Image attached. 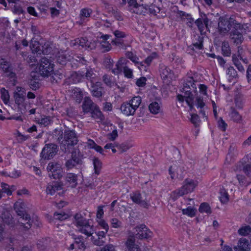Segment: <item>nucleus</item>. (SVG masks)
<instances>
[{
    "label": "nucleus",
    "mask_w": 251,
    "mask_h": 251,
    "mask_svg": "<svg viewBox=\"0 0 251 251\" xmlns=\"http://www.w3.org/2000/svg\"><path fill=\"white\" fill-rule=\"evenodd\" d=\"M218 23V28L221 33H226L231 28L241 29L243 25L240 23V18L238 16L232 15L230 17L227 16L221 17Z\"/></svg>",
    "instance_id": "f257e3e1"
},
{
    "label": "nucleus",
    "mask_w": 251,
    "mask_h": 251,
    "mask_svg": "<svg viewBox=\"0 0 251 251\" xmlns=\"http://www.w3.org/2000/svg\"><path fill=\"white\" fill-rule=\"evenodd\" d=\"M61 134L58 137L57 140L60 144L61 150L64 152L71 147L77 144V137L75 131L74 130H65L64 132H61Z\"/></svg>",
    "instance_id": "f03ea898"
},
{
    "label": "nucleus",
    "mask_w": 251,
    "mask_h": 251,
    "mask_svg": "<svg viewBox=\"0 0 251 251\" xmlns=\"http://www.w3.org/2000/svg\"><path fill=\"white\" fill-rule=\"evenodd\" d=\"M74 223L78 231L88 236L92 235L94 229L93 226L90 225L89 220L86 219L80 213H76L74 216Z\"/></svg>",
    "instance_id": "7ed1b4c3"
},
{
    "label": "nucleus",
    "mask_w": 251,
    "mask_h": 251,
    "mask_svg": "<svg viewBox=\"0 0 251 251\" xmlns=\"http://www.w3.org/2000/svg\"><path fill=\"white\" fill-rule=\"evenodd\" d=\"M197 182L193 179L187 178L183 182L182 186L172 193L171 196L174 200L184 195L193 192L197 186Z\"/></svg>",
    "instance_id": "20e7f679"
},
{
    "label": "nucleus",
    "mask_w": 251,
    "mask_h": 251,
    "mask_svg": "<svg viewBox=\"0 0 251 251\" xmlns=\"http://www.w3.org/2000/svg\"><path fill=\"white\" fill-rule=\"evenodd\" d=\"M14 209L18 215L20 216L25 221H27L26 224H22L24 227L29 229L31 227L32 221L29 215L25 211V205L24 202L21 200H19L16 201L14 205Z\"/></svg>",
    "instance_id": "39448f33"
},
{
    "label": "nucleus",
    "mask_w": 251,
    "mask_h": 251,
    "mask_svg": "<svg viewBox=\"0 0 251 251\" xmlns=\"http://www.w3.org/2000/svg\"><path fill=\"white\" fill-rule=\"evenodd\" d=\"M130 196L132 201L140 206L146 209L150 207V198L146 193L136 191L130 194Z\"/></svg>",
    "instance_id": "423d86ee"
},
{
    "label": "nucleus",
    "mask_w": 251,
    "mask_h": 251,
    "mask_svg": "<svg viewBox=\"0 0 251 251\" xmlns=\"http://www.w3.org/2000/svg\"><path fill=\"white\" fill-rule=\"evenodd\" d=\"M17 91L13 94L15 102L18 105V108L20 109L21 113L22 114L25 113V92L24 88L20 87H17Z\"/></svg>",
    "instance_id": "0eeeda50"
},
{
    "label": "nucleus",
    "mask_w": 251,
    "mask_h": 251,
    "mask_svg": "<svg viewBox=\"0 0 251 251\" xmlns=\"http://www.w3.org/2000/svg\"><path fill=\"white\" fill-rule=\"evenodd\" d=\"M133 230L135 235L133 236L135 239V238L140 240L149 239L153 235L152 232L144 224L136 226Z\"/></svg>",
    "instance_id": "6e6552de"
},
{
    "label": "nucleus",
    "mask_w": 251,
    "mask_h": 251,
    "mask_svg": "<svg viewBox=\"0 0 251 251\" xmlns=\"http://www.w3.org/2000/svg\"><path fill=\"white\" fill-rule=\"evenodd\" d=\"M57 151V146L56 144H46L40 153V157L44 160H50L55 155Z\"/></svg>",
    "instance_id": "1a4fd4ad"
},
{
    "label": "nucleus",
    "mask_w": 251,
    "mask_h": 251,
    "mask_svg": "<svg viewBox=\"0 0 251 251\" xmlns=\"http://www.w3.org/2000/svg\"><path fill=\"white\" fill-rule=\"evenodd\" d=\"M54 64L46 57L42 58L39 66V71L42 76H48L53 71Z\"/></svg>",
    "instance_id": "9d476101"
},
{
    "label": "nucleus",
    "mask_w": 251,
    "mask_h": 251,
    "mask_svg": "<svg viewBox=\"0 0 251 251\" xmlns=\"http://www.w3.org/2000/svg\"><path fill=\"white\" fill-rule=\"evenodd\" d=\"M61 169L59 164L56 162L49 163L47 168L49 177L55 179L61 178L62 176Z\"/></svg>",
    "instance_id": "9b49d317"
},
{
    "label": "nucleus",
    "mask_w": 251,
    "mask_h": 251,
    "mask_svg": "<svg viewBox=\"0 0 251 251\" xmlns=\"http://www.w3.org/2000/svg\"><path fill=\"white\" fill-rule=\"evenodd\" d=\"M30 47L33 52L41 54L42 52L44 54H49L52 50V48L48 46V44H45L44 46L41 47L38 41L33 40H31Z\"/></svg>",
    "instance_id": "f8f14e48"
},
{
    "label": "nucleus",
    "mask_w": 251,
    "mask_h": 251,
    "mask_svg": "<svg viewBox=\"0 0 251 251\" xmlns=\"http://www.w3.org/2000/svg\"><path fill=\"white\" fill-rule=\"evenodd\" d=\"M186 170L183 165L178 167L171 166L169 169V173L172 179L177 178L180 180L182 179L184 176Z\"/></svg>",
    "instance_id": "ddd939ff"
},
{
    "label": "nucleus",
    "mask_w": 251,
    "mask_h": 251,
    "mask_svg": "<svg viewBox=\"0 0 251 251\" xmlns=\"http://www.w3.org/2000/svg\"><path fill=\"white\" fill-rule=\"evenodd\" d=\"M195 23L201 34L205 29L209 30L210 21L206 15H201Z\"/></svg>",
    "instance_id": "4468645a"
},
{
    "label": "nucleus",
    "mask_w": 251,
    "mask_h": 251,
    "mask_svg": "<svg viewBox=\"0 0 251 251\" xmlns=\"http://www.w3.org/2000/svg\"><path fill=\"white\" fill-rule=\"evenodd\" d=\"M92 95L96 98H100L105 94L104 88L100 82H97L90 85Z\"/></svg>",
    "instance_id": "2eb2a0df"
},
{
    "label": "nucleus",
    "mask_w": 251,
    "mask_h": 251,
    "mask_svg": "<svg viewBox=\"0 0 251 251\" xmlns=\"http://www.w3.org/2000/svg\"><path fill=\"white\" fill-rule=\"evenodd\" d=\"M0 67L5 73V75L11 78L15 77V74L12 72L10 63L4 58H0Z\"/></svg>",
    "instance_id": "dca6fc26"
},
{
    "label": "nucleus",
    "mask_w": 251,
    "mask_h": 251,
    "mask_svg": "<svg viewBox=\"0 0 251 251\" xmlns=\"http://www.w3.org/2000/svg\"><path fill=\"white\" fill-rule=\"evenodd\" d=\"M133 236H129L125 242V251H142L138 245L135 244Z\"/></svg>",
    "instance_id": "f3484780"
},
{
    "label": "nucleus",
    "mask_w": 251,
    "mask_h": 251,
    "mask_svg": "<svg viewBox=\"0 0 251 251\" xmlns=\"http://www.w3.org/2000/svg\"><path fill=\"white\" fill-rule=\"evenodd\" d=\"M127 59L121 58L116 64V68L112 70V72L115 75H118L123 72L126 65L129 63Z\"/></svg>",
    "instance_id": "a211bd4d"
},
{
    "label": "nucleus",
    "mask_w": 251,
    "mask_h": 251,
    "mask_svg": "<svg viewBox=\"0 0 251 251\" xmlns=\"http://www.w3.org/2000/svg\"><path fill=\"white\" fill-rule=\"evenodd\" d=\"M98 105L96 104L89 97H85L82 105L83 111L87 113L91 111Z\"/></svg>",
    "instance_id": "6ab92c4d"
},
{
    "label": "nucleus",
    "mask_w": 251,
    "mask_h": 251,
    "mask_svg": "<svg viewBox=\"0 0 251 251\" xmlns=\"http://www.w3.org/2000/svg\"><path fill=\"white\" fill-rule=\"evenodd\" d=\"M75 242L70 245L69 250L77 249V251H83L85 249L84 239L82 236H79L74 238Z\"/></svg>",
    "instance_id": "aec40b11"
},
{
    "label": "nucleus",
    "mask_w": 251,
    "mask_h": 251,
    "mask_svg": "<svg viewBox=\"0 0 251 251\" xmlns=\"http://www.w3.org/2000/svg\"><path fill=\"white\" fill-rule=\"evenodd\" d=\"M92 10L90 8H85L80 10L79 14L80 20L77 22L79 25H82L83 23L88 21V19L90 17L92 14Z\"/></svg>",
    "instance_id": "412c9836"
},
{
    "label": "nucleus",
    "mask_w": 251,
    "mask_h": 251,
    "mask_svg": "<svg viewBox=\"0 0 251 251\" xmlns=\"http://www.w3.org/2000/svg\"><path fill=\"white\" fill-rule=\"evenodd\" d=\"M71 59V56L66 51H59L56 55V62L62 65H65Z\"/></svg>",
    "instance_id": "4be33fe9"
},
{
    "label": "nucleus",
    "mask_w": 251,
    "mask_h": 251,
    "mask_svg": "<svg viewBox=\"0 0 251 251\" xmlns=\"http://www.w3.org/2000/svg\"><path fill=\"white\" fill-rule=\"evenodd\" d=\"M110 35L108 34L102 35L100 39L101 49L103 52L109 51L111 49L110 43L107 40L109 38Z\"/></svg>",
    "instance_id": "5701e85b"
},
{
    "label": "nucleus",
    "mask_w": 251,
    "mask_h": 251,
    "mask_svg": "<svg viewBox=\"0 0 251 251\" xmlns=\"http://www.w3.org/2000/svg\"><path fill=\"white\" fill-rule=\"evenodd\" d=\"M238 29H234L233 30L230 35L231 39L233 41V42L236 45L241 44L243 41V36L242 33H241L238 30Z\"/></svg>",
    "instance_id": "b1692460"
},
{
    "label": "nucleus",
    "mask_w": 251,
    "mask_h": 251,
    "mask_svg": "<svg viewBox=\"0 0 251 251\" xmlns=\"http://www.w3.org/2000/svg\"><path fill=\"white\" fill-rule=\"evenodd\" d=\"M62 189V185L58 182H53L48 184L46 192L48 194L53 195L55 192L60 190Z\"/></svg>",
    "instance_id": "393cba45"
},
{
    "label": "nucleus",
    "mask_w": 251,
    "mask_h": 251,
    "mask_svg": "<svg viewBox=\"0 0 251 251\" xmlns=\"http://www.w3.org/2000/svg\"><path fill=\"white\" fill-rule=\"evenodd\" d=\"M83 75H84V79L86 78L89 80L90 82L91 85L97 82V75L94 73V69L87 68L86 73L83 74Z\"/></svg>",
    "instance_id": "a878e982"
},
{
    "label": "nucleus",
    "mask_w": 251,
    "mask_h": 251,
    "mask_svg": "<svg viewBox=\"0 0 251 251\" xmlns=\"http://www.w3.org/2000/svg\"><path fill=\"white\" fill-rule=\"evenodd\" d=\"M121 110L124 114L126 116L134 115L136 111L129 102L123 103L121 106Z\"/></svg>",
    "instance_id": "bb28decb"
},
{
    "label": "nucleus",
    "mask_w": 251,
    "mask_h": 251,
    "mask_svg": "<svg viewBox=\"0 0 251 251\" xmlns=\"http://www.w3.org/2000/svg\"><path fill=\"white\" fill-rule=\"evenodd\" d=\"M159 71L162 79L166 80L167 78H172L173 74L171 70L168 67L163 65H160Z\"/></svg>",
    "instance_id": "cd10ccee"
},
{
    "label": "nucleus",
    "mask_w": 251,
    "mask_h": 251,
    "mask_svg": "<svg viewBox=\"0 0 251 251\" xmlns=\"http://www.w3.org/2000/svg\"><path fill=\"white\" fill-rule=\"evenodd\" d=\"M65 181L72 187H75L77 184V176L73 173H68L65 176Z\"/></svg>",
    "instance_id": "c85d7f7f"
},
{
    "label": "nucleus",
    "mask_w": 251,
    "mask_h": 251,
    "mask_svg": "<svg viewBox=\"0 0 251 251\" xmlns=\"http://www.w3.org/2000/svg\"><path fill=\"white\" fill-rule=\"evenodd\" d=\"M73 97L77 103H80L83 97L82 92L79 88H75L73 90Z\"/></svg>",
    "instance_id": "c756f323"
},
{
    "label": "nucleus",
    "mask_w": 251,
    "mask_h": 251,
    "mask_svg": "<svg viewBox=\"0 0 251 251\" xmlns=\"http://www.w3.org/2000/svg\"><path fill=\"white\" fill-rule=\"evenodd\" d=\"M90 112L91 113L92 117L94 119H100V120H102L104 119V116L98 106H96Z\"/></svg>",
    "instance_id": "7c9ffc66"
},
{
    "label": "nucleus",
    "mask_w": 251,
    "mask_h": 251,
    "mask_svg": "<svg viewBox=\"0 0 251 251\" xmlns=\"http://www.w3.org/2000/svg\"><path fill=\"white\" fill-rule=\"evenodd\" d=\"M93 163L94 167V174L99 175L101 169L102 163L97 157H94L93 160Z\"/></svg>",
    "instance_id": "2f4dec72"
},
{
    "label": "nucleus",
    "mask_w": 251,
    "mask_h": 251,
    "mask_svg": "<svg viewBox=\"0 0 251 251\" xmlns=\"http://www.w3.org/2000/svg\"><path fill=\"white\" fill-rule=\"evenodd\" d=\"M71 79L74 83H76L83 81L84 79V75L79 72H74L71 75Z\"/></svg>",
    "instance_id": "473e14b6"
},
{
    "label": "nucleus",
    "mask_w": 251,
    "mask_h": 251,
    "mask_svg": "<svg viewBox=\"0 0 251 251\" xmlns=\"http://www.w3.org/2000/svg\"><path fill=\"white\" fill-rule=\"evenodd\" d=\"M149 109L151 113L156 114L160 111V104L156 101L152 102L149 105Z\"/></svg>",
    "instance_id": "72a5a7b5"
},
{
    "label": "nucleus",
    "mask_w": 251,
    "mask_h": 251,
    "mask_svg": "<svg viewBox=\"0 0 251 251\" xmlns=\"http://www.w3.org/2000/svg\"><path fill=\"white\" fill-rule=\"evenodd\" d=\"M234 102L236 107L242 108L244 102V96L242 94H238L235 96Z\"/></svg>",
    "instance_id": "f704fd0d"
},
{
    "label": "nucleus",
    "mask_w": 251,
    "mask_h": 251,
    "mask_svg": "<svg viewBox=\"0 0 251 251\" xmlns=\"http://www.w3.org/2000/svg\"><path fill=\"white\" fill-rule=\"evenodd\" d=\"M226 74L229 76L228 80L230 82L232 80L238 77L237 71L232 66H230L227 68Z\"/></svg>",
    "instance_id": "c9c22d12"
},
{
    "label": "nucleus",
    "mask_w": 251,
    "mask_h": 251,
    "mask_svg": "<svg viewBox=\"0 0 251 251\" xmlns=\"http://www.w3.org/2000/svg\"><path fill=\"white\" fill-rule=\"evenodd\" d=\"M219 199L221 202L223 203H226L229 201L228 194L224 188L220 189Z\"/></svg>",
    "instance_id": "e433bc0d"
},
{
    "label": "nucleus",
    "mask_w": 251,
    "mask_h": 251,
    "mask_svg": "<svg viewBox=\"0 0 251 251\" xmlns=\"http://www.w3.org/2000/svg\"><path fill=\"white\" fill-rule=\"evenodd\" d=\"M144 9L148 10L150 14L154 15H157L160 11V8L159 7L156 6L154 3L150 4L148 7H145Z\"/></svg>",
    "instance_id": "4c0bfd02"
},
{
    "label": "nucleus",
    "mask_w": 251,
    "mask_h": 251,
    "mask_svg": "<svg viewBox=\"0 0 251 251\" xmlns=\"http://www.w3.org/2000/svg\"><path fill=\"white\" fill-rule=\"evenodd\" d=\"M222 50L224 56H229L230 55L231 50L227 42L224 41L222 43Z\"/></svg>",
    "instance_id": "58836bf2"
},
{
    "label": "nucleus",
    "mask_w": 251,
    "mask_h": 251,
    "mask_svg": "<svg viewBox=\"0 0 251 251\" xmlns=\"http://www.w3.org/2000/svg\"><path fill=\"white\" fill-rule=\"evenodd\" d=\"M1 99L5 104H7L9 101V94L8 90L4 88H1L0 90Z\"/></svg>",
    "instance_id": "ea45409f"
},
{
    "label": "nucleus",
    "mask_w": 251,
    "mask_h": 251,
    "mask_svg": "<svg viewBox=\"0 0 251 251\" xmlns=\"http://www.w3.org/2000/svg\"><path fill=\"white\" fill-rule=\"evenodd\" d=\"M71 159L74 160V162H76V163L81 164L82 162L80 156V151L77 149H75L72 151V158Z\"/></svg>",
    "instance_id": "a19ab883"
},
{
    "label": "nucleus",
    "mask_w": 251,
    "mask_h": 251,
    "mask_svg": "<svg viewBox=\"0 0 251 251\" xmlns=\"http://www.w3.org/2000/svg\"><path fill=\"white\" fill-rule=\"evenodd\" d=\"M50 75V80L52 83L58 82V80H60L63 76L62 74L58 71L54 73L52 72Z\"/></svg>",
    "instance_id": "79ce46f5"
},
{
    "label": "nucleus",
    "mask_w": 251,
    "mask_h": 251,
    "mask_svg": "<svg viewBox=\"0 0 251 251\" xmlns=\"http://www.w3.org/2000/svg\"><path fill=\"white\" fill-rule=\"evenodd\" d=\"M199 210L201 213L205 212L207 214H211V208L209 205L206 202H203L201 204Z\"/></svg>",
    "instance_id": "37998d69"
},
{
    "label": "nucleus",
    "mask_w": 251,
    "mask_h": 251,
    "mask_svg": "<svg viewBox=\"0 0 251 251\" xmlns=\"http://www.w3.org/2000/svg\"><path fill=\"white\" fill-rule=\"evenodd\" d=\"M232 61L234 65L240 72H244L245 71L244 68L235 54L232 55Z\"/></svg>",
    "instance_id": "c03bdc74"
},
{
    "label": "nucleus",
    "mask_w": 251,
    "mask_h": 251,
    "mask_svg": "<svg viewBox=\"0 0 251 251\" xmlns=\"http://www.w3.org/2000/svg\"><path fill=\"white\" fill-rule=\"evenodd\" d=\"M245 251L249 250V242L246 239H241L238 243V246L236 247Z\"/></svg>",
    "instance_id": "a18cd8bd"
},
{
    "label": "nucleus",
    "mask_w": 251,
    "mask_h": 251,
    "mask_svg": "<svg viewBox=\"0 0 251 251\" xmlns=\"http://www.w3.org/2000/svg\"><path fill=\"white\" fill-rule=\"evenodd\" d=\"M141 102V99L140 97H135L129 102L135 110L138 108Z\"/></svg>",
    "instance_id": "49530a36"
},
{
    "label": "nucleus",
    "mask_w": 251,
    "mask_h": 251,
    "mask_svg": "<svg viewBox=\"0 0 251 251\" xmlns=\"http://www.w3.org/2000/svg\"><path fill=\"white\" fill-rule=\"evenodd\" d=\"M196 209L191 206L188 207L187 208L182 210V213L190 217H193L196 215Z\"/></svg>",
    "instance_id": "de8ad7c7"
},
{
    "label": "nucleus",
    "mask_w": 251,
    "mask_h": 251,
    "mask_svg": "<svg viewBox=\"0 0 251 251\" xmlns=\"http://www.w3.org/2000/svg\"><path fill=\"white\" fill-rule=\"evenodd\" d=\"M69 215L66 214L64 212L62 213H57L55 212L53 215L54 220H57L60 221H62L64 220L67 219L68 218Z\"/></svg>",
    "instance_id": "09e8293b"
},
{
    "label": "nucleus",
    "mask_w": 251,
    "mask_h": 251,
    "mask_svg": "<svg viewBox=\"0 0 251 251\" xmlns=\"http://www.w3.org/2000/svg\"><path fill=\"white\" fill-rule=\"evenodd\" d=\"M238 233L242 236H246L251 232V228L250 226H245L240 228L238 231Z\"/></svg>",
    "instance_id": "8fccbe9b"
},
{
    "label": "nucleus",
    "mask_w": 251,
    "mask_h": 251,
    "mask_svg": "<svg viewBox=\"0 0 251 251\" xmlns=\"http://www.w3.org/2000/svg\"><path fill=\"white\" fill-rule=\"evenodd\" d=\"M190 87H193L194 89H196V86L195 84V81L193 77H189L186 81L185 83L184 84V88H190Z\"/></svg>",
    "instance_id": "3c124183"
},
{
    "label": "nucleus",
    "mask_w": 251,
    "mask_h": 251,
    "mask_svg": "<svg viewBox=\"0 0 251 251\" xmlns=\"http://www.w3.org/2000/svg\"><path fill=\"white\" fill-rule=\"evenodd\" d=\"M230 115L231 118L235 122L239 123L242 120V117L240 116L238 112L235 110H233L231 112Z\"/></svg>",
    "instance_id": "603ef678"
},
{
    "label": "nucleus",
    "mask_w": 251,
    "mask_h": 251,
    "mask_svg": "<svg viewBox=\"0 0 251 251\" xmlns=\"http://www.w3.org/2000/svg\"><path fill=\"white\" fill-rule=\"evenodd\" d=\"M96 251H116L115 246L111 244H108L102 248L96 250Z\"/></svg>",
    "instance_id": "864d4df0"
},
{
    "label": "nucleus",
    "mask_w": 251,
    "mask_h": 251,
    "mask_svg": "<svg viewBox=\"0 0 251 251\" xmlns=\"http://www.w3.org/2000/svg\"><path fill=\"white\" fill-rule=\"evenodd\" d=\"M203 37L199 36L197 42L193 44V46L196 50H201L203 48Z\"/></svg>",
    "instance_id": "5fc2aeb1"
},
{
    "label": "nucleus",
    "mask_w": 251,
    "mask_h": 251,
    "mask_svg": "<svg viewBox=\"0 0 251 251\" xmlns=\"http://www.w3.org/2000/svg\"><path fill=\"white\" fill-rule=\"evenodd\" d=\"M86 43H87V39L84 38L76 39L72 43L73 46L78 45L81 46L82 48H83Z\"/></svg>",
    "instance_id": "6e6d98bb"
},
{
    "label": "nucleus",
    "mask_w": 251,
    "mask_h": 251,
    "mask_svg": "<svg viewBox=\"0 0 251 251\" xmlns=\"http://www.w3.org/2000/svg\"><path fill=\"white\" fill-rule=\"evenodd\" d=\"M111 226L113 228H120L122 227V223L116 218H112L110 220Z\"/></svg>",
    "instance_id": "4d7b16f0"
},
{
    "label": "nucleus",
    "mask_w": 251,
    "mask_h": 251,
    "mask_svg": "<svg viewBox=\"0 0 251 251\" xmlns=\"http://www.w3.org/2000/svg\"><path fill=\"white\" fill-rule=\"evenodd\" d=\"M98 222L100 228H101L103 230H106L107 231H108L109 226L104 220L100 219Z\"/></svg>",
    "instance_id": "13d9d810"
},
{
    "label": "nucleus",
    "mask_w": 251,
    "mask_h": 251,
    "mask_svg": "<svg viewBox=\"0 0 251 251\" xmlns=\"http://www.w3.org/2000/svg\"><path fill=\"white\" fill-rule=\"evenodd\" d=\"M1 187L2 189V193H5L7 194L8 196H10L12 194V190L9 188V186L4 183H1Z\"/></svg>",
    "instance_id": "bf43d9fd"
},
{
    "label": "nucleus",
    "mask_w": 251,
    "mask_h": 251,
    "mask_svg": "<svg viewBox=\"0 0 251 251\" xmlns=\"http://www.w3.org/2000/svg\"><path fill=\"white\" fill-rule=\"evenodd\" d=\"M157 57L156 53H152L151 55L148 56L147 58L143 61L147 66H149L152 60Z\"/></svg>",
    "instance_id": "052dcab7"
},
{
    "label": "nucleus",
    "mask_w": 251,
    "mask_h": 251,
    "mask_svg": "<svg viewBox=\"0 0 251 251\" xmlns=\"http://www.w3.org/2000/svg\"><path fill=\"white\" fill-rule=\"evenodd\" d=\"M113 60L109 57L105 58L103 61L104 65L107 69H111L113 65Z\"/></svg>",
    "instance_id": "680f3d73"
},
{
    "label": "nucleus",
    "mask_w": 251,
    "mask_h": 251,
    "mask_svg": "<svg viewBox=\"0 0 251 251\" xmlns=\"http://www.w3.org/2000/svg\"><path fill=\"white\" fill-rule=\"evenodd\" d=\"M126 56L128 59H129L135 64L138 63L139 58L136 55H134L132 52H127L126 53Z\"/></svg>",
    "instance_id": "e2e57ef3"
},
{
    "label": "nucleus",
    "mask_w": 251,
    "mask_h": 251,
    "mask_svg": "<svg viewBox=\"0 0 251 251\" xmlns=\"http://www.w3.org/2000/svg\"><path fill=\"white\" fill-rule=\"evenodd\" d=\"M116 147L120 151V152L122 153L129 149L131 148V146L123 143L121 145H117Z\"/></svg>",
    "instance_id": "0e129e2a"
},
{
    "label": "nucleus",
    "mask_w": 251,
    "mask_h": 251,
    "mask_svg": "<svg viewBox=\"0 0 251 251\" xmlns=\"http://www.w3.org/2000/svg\"><path fill=\"white\" fill-rule=\"evenodd\" d=\"M142 3L140 4L141 6L143 8L149 7L151 4L154 3L156 0H139Z\"/></svg>",
    "instance_id": "69168bd1"
},
{
    "label": "nucleus",
    "mask_w": 251,
    "mask_h": 251,
    "mask_svg": "<svg viewBox=\"0 0 251 251\" xmlns=\"http://www.w3.org/2000/svg\"><path fill=\"white\" fill-rule=\"evenodd\" d=\"M123 72H124L125 76L128 78H131L133 76L132 71L128 67V64L126 65Z\"/></svg>",
    "instance_id": "338daca9"
},
{
    "label": "nucleus",
    "mask_w": 251,
    "mask_h": 251,
    "mask_svg": "<svg viewBox=\"0 0 251 251\" xmlns=\"http://www.w3.org/2000/svg\"><path fill=\"white\" fill-rule=\"evenodd\" d=\"M243 170L248 176H251V165L244 164Z\"/></svg>",
    "instance_id": "774afa93"
}]
</instances>
